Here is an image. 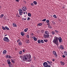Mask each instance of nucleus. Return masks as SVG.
Listing matches in <instances>:
<instances>
[{
	"label": "nucleus",
	"mask_w": 67,
	"mask_h": 67,
	"mask_svg": "<svg viewBox=\"0 0 67 67\" xmlns=\"http://www.w3.org/2000/svg\"><path fill=\"white\" fill-rule=\"evenodd\" d=\"M58 39L59 40V42H60V43H62V38L60 37L58 38V37L56 36L54 37V39L53 41V43L55 44L57 46H58V45H59L58 41Z\"/></svg>",
	"instance_id": "1"
},
{
	"label": "nucleus",
	"mask_w": 67,
	"mask_h": 67,
	"mask_svg": "<svg viewBox=\"0 0 67 67\" xmlns=\"http://www.w3.org/2000/svg\"><path fill=\"white\" fill-rule=\"evenodd\" d=\"M31 55L29 54V55H26L24 56L23 58V60L24 61H27V62H31Z\"/></svg>",
	"instance_id": "2"
},
{
	"label": "nucleus",
	"mask_w": 67,
	"mask_h": 67,
	"mask_svg": "<svg viewBox=\"0 0 67 67\" xmlns=\"http://www.w3.org/2000/svg\"><path fill=\"white\" fill-rule=\"evenodd\" d=\"M43 65L44 67H51V66L49 65H48V63L46 62H44L43 64Z\"/></svg>",
	"instance_id": "3"
},
{
	"label": "nucleus",
	"mask_w": 67,
	"mask_h": 67,
	"mask_svg": "<svg viewBox=\"0 0 67 67\" xmlns=\"http://www.w3.org/2000/svg\"><path fill=\"white\" fill-rule=\"evenodd\" d=\"M3 40L5 42H9V40L8 37H4L3 39Z\"/></svg>",
	"instance_id": "4"
},
{
	"label": "nucleus",
	"mask_w": 67,
	"mask_h": 67,
	"mask_svg": "<svg viewBox=\"0 0 67 67\" xmlns=\"http://www.w3.org/2000/svg\"><path fill=\"white\" fill-rule=\"evenodd\" d=\"M18 11H19V14L20 15H22L23 13V10H22L21 9H19L18 10Z\"/></svg>",
	"instance_id": "5"
},
{
	"label": "nucleus",
	"mask_w": 67,
	"mask_h": 67,
	"mask_svg": "<svg viewBox=\"0 0 67 67\" xmlns=\"http://www.w3.org/2000/svg\"><path fill=\"white\" fill-rule=\"evenodd\" d=\"M43 37H44V38H48L49 37V35H46L45 34H44Z\"/></svg>",
	"instance_id": "6"
},
{
	"label": "nucleus",
	"mask_w": 67,
	"mask_h": 67,
	"mask_svg": "<svg viewBox=\"0 0 67 67\" xmlns=\"http://www.w3.org/2000/svg\"><path fill=\"white\" fill-rule=\"evenodd\" d=\"M53 53L54 55V56H55V57H57V55L56 54V52H55V51H53Z\"/></svg>",
	"instance_id": "7"
},
{
	"label": "nucleus",
	"mask_w": 67,
	"mask_h": 67,
	"mask_svg": "<svg viewBox=\"0 0 67 67\" xmlns=\"http://www.w3.org/2000/svg\"><path fill=\"white\" fill-rule=\"evenodd\" d=\"M22 10L23 11H25L27 10L26 7H23L22 8Z\"/></svg>",
	"instance_id": "8"
},
{
	"label": "nucleus",
	"mask_w": 67,
	"mask_h": 67,
	"mask_svg": "<svg viewBox=\"0 0 67 67\" xmlns=\"http://www.w3.org/2000/svg\"><path fill=\"white\" fill-rule=\"evenodd\" d=\"M59 48H60V49H64V47H63V46L62 45H61L60 47H59Z\"/></svg>",
	"instance_id": "9"
},
{
	"label": "nucleus",
	"mask_w": 67,
	"mask_h": 67,
	"mask_svg": "<svg viewBox=\"0 0 67 67\" xmlns=\"http://www.w3.org/2000/svg\"><path fill=\"white\" fill-rule=\"evenodd\" d=\"M13 26L14 27H17V25H16V24L15 23H13Z\"/></svg>",
	"instance_id": "10"
},
{
	"label": "nucleus",
	"mask_w": 67,
	"mask_h": 67,
	"mask_svg": "<svg viewBox=\"0 0 67 67\" xmlns=\"http://www.w3.org/2000/svg\"><path fill=\"white\" fill-rule=\"evenodd\" d=\"M3 53L4 55H5L6 54V53H7V51L6 50H4L3 51Z\"/></svg>",
	"instance_id": "11"
},
{
	"label": "nucleus",
	"mask_w": 67,
	"mask_h": 67,
	"mask_svg": "<svg viewBox=\"0 0 67 67\" xmlns=\"http://www.w3.org/2000/svg\"><path fill=\"white\" fill-rule=\"evenodd\" d=\"M26 18L24 17L23 18H22V19L23 21H26Z\"/></svg>",
	"instance_id": "12"
},
{
	"label": "nucleus",
	"mask_w": 67,
	"mask_h": 67,
	"mask_svg": "<svg viewBox=\"0 0 67 67\" xmlns=\"http://www.w3.org/2000/svg\"><path fill=\"white\" fill-rule=\"evenodd\" d=\"M47 25H48V27H49V28H50V29H52V26H51V25H49V24L48 23L47 24Z\"/></svg>",
	"instance_id": "13"
},
{
	"label": "nucleus",
	"mask_w": 67,
	"mask_h": 67,
	"mask_svg": "<svg viewBox=\"0 0 67 67\" xmlns=\"http://www.w3.org/2000/svg\"><path fill=\"white\" fill-rule=\"evenodd\" d=\"M33 37H34V41H37V38L36 37H35L34 36L32 37V38H33Z\"/></svg>",
	"instance_id": "14"
},
{
	"label": "nucleus",
	"mask_w": 67,
	"mask_h": 67,
	"mask_svg": "<svg viewBox=\"0 0 67 67\" xmlns=\"http://www.w3.org/2000/svg\"><path fill=\"white\" fill-rule=\"evenodd\" d=\"M45 33L47 35H49V32H48V31H45Z\"/></svg>",
	"instance_id": "15"
},
{
	"label": "nucleus",
	"mask_w": 67,
	"mask_h": 67,
	"mask_svg": "<svg viewBox=\"0 0 67 67\" xmlns=\"http://www.w3.org/2000/svg\"><path fill=\"white\" fill-rule=\"evenodd\" d=\"M26 43L27 44H29L30 43V41H29V40H27L26 41Z\"/></svg>",
	"instance_id": "16"
},
{
	"label": "nucleus",
	"mask_w": 67,
	"mask_h": 67,
	"mask_svg": "<svg viewBox=\"0 0 67 67\" xmlns=\"http://www.w3.org/2000/svg\"><path fill=\"white\" fill-rule=\"evenodd\" d=\"M42 24H43L42 23H40L38 24L37 26H40L42 25Z\"/></svg>",
	"instance_id": "17"
},
{
	"label": "nucleus",
	"mask_w": 67,
	"mask_h": 67,
	"mask_svg": "<svg viewBox=\"0 0 67 67\" xmlns=\"http://www.w3.org/2000/svg\"><path fill=\"white\" fill-rule=\"evenodd\" d=\"M60 63L61 65H64V62H63L62 61L60 62Z\"/></svg>",
	"instance_id": "18"
},
{
	"label": "nucleus",
	"mask_w": 67,
	"mask_h": 67,
	"mask_svg": "<svg viewBox=\"0 0 67 67\" xmlns=\"http://www.w3.org/2000/svg\"><path fill=\"white\" fill-rule=\"evenodd\" d=\"M64 55L66 56L67 57V52L66 51H65L64 52Z\"/></svg>",
	"instance_id": "19"
},
{
	"label": "nucleus",
	"mask_w": 67,
	"mask_h": 67,
	"mask_svg": "<svg viewBox=\"0 0 67 67\" xmlns=\"http://www.w3.org/2000/svg\"><path fill=\"white\" fill-rule=\"evenodd\" d=\"M47 63H48V64H49L50 65V66H51V65L52 66V64H51V62H49V61H47Z\"/></svg>",
	"instance_id": "20"
},
{
	"label": "nucleus",
	"mask_w": 67,
	"mask_h": 67,
	"mask_svg": "<svg viewBox=\"0 0 67 67\" xmlns=\"http://www.w3.org/2000/svg\"><path fill=\"white\" fill-rule=\"evenodd\" d=\"M9 67H13V65L10 64V65H9Z\"/></svg>",
	"instance_id": "21"
},
{
	"label": "nucleus",
	"mask_w": 67,
	"mask_h": 67,
	"mask_svg": "<svg viewBox=\"0 0 67 67\" xmlns=\"http://www.w3.org/2000/svg\"><path fill=\"white\" fill-rule=\"evenodd\" d=\"M4 16V15L3 14H2L0 16V18H1V19H2L3 17V16Z\"/></svg>",
	"instance_id": "22"
},
{
	"label": "nucleus",
	"mask_w": 67,
	"mask_h": 67,
	"mask_svg": "<svg viewBox=\"0 0 67 67\" xmlns=\"http://www.w3.org/2000/svg\"><path fill=\"white\" fill-rule=\"evenodd\" d=\"M33 3L35 5H36L37 4V2L36 1H34Z\"/></svg>",
	"instance_id": "23"
},
{
	"label": "nucleus",
	"mask_w": 67,
	"mask_h": 67,
	"mask_svg": "<svg viewBox=\"0 0 67 67\" xmlns=\"http://www.w3.org/2000/svg\"><path fill=\"white\" fill-rule=\"evenodd\" d=\"M22 42H19L18 43V45L19 46H21L22 45Z\"/></svg>",
	"instance_id": "24"
},
{
	"label": "nucleus",
	"mask_w": 67,
	"mask_h": 67,
	"mask_svg": "<svg viewBox=\"0 0 67 67\" xmlns=\"http://www.w3.org/2000/svg\"><path fill=\"white\" fill-rule=\"evenodd\" d=\"M28 30V28H27L24 29V31L25 32H26Z\"/></svg>",
	"instance_id": "25"
},
{
	"label": "nucleus",
	"mask_w": 67,
	"mask_h": 67,
	"mask_svg": "<svg viewBox=\"0 0 67 67\" xmlns=\"http://www.w3.org/2000/svg\"><path fill=\"white\" fill-rule=\"evenodd\" d=\"M21 34L22 36H24V32H21Z\"/></svg>",
	"instance_id": "26"
},
{
	"label": "nucleus",
	"mask_w": 67,
	"mask_h": 67,
	"mask_svg": "<svg viewBox=\"0 0 67 67\" xmlns=\"http://www.w3.org/2000/svg\"><path fill=\"white\" fill-rule=\"evenodd\" d=\"M28 15L29 16H31V14L30 13H28Z\"/></svg>",
	"instance_id": "27"
},
{
	"label": "nucleus",
	"mask_w": 67,
	"mask_h": 67,
	"mask_svg": "<svg viewBox=\"0 0 67 67\" xmlns=\"http://www.w3.org/2000/svg\"><path fill=\"white\" fill-rule=\"evenodd\" d=\"M16 16H17V17H20V16L19 15V14H18V13H17L16 14Z\"/></svg>",
	"instance_id": "28"
},
{
	"label": "nucleus",
	"mask_w": 67,
	"mask_h": 67,
	"mask_svg": "<svg viewBox=\"0 0 67 67\" xmlns=\"http://www.w3.org/2000/svg\"><path fill=\"white\" fill-rule=\"evenodd\" d=\"M38 43H39V44H40V43H41V41L40 40H38Z\"/></svg>",
	"instance_id": "29"
},
{
	"label": "nucleus",
	"mask_w": 67,
	"mask_h": 67,
	"mask_svg": "<svg viewBox=\"0 0 67 67\" xmlns=\"http://www.w3.org/2000/svg\"><path fill=\"white\" fill-rule=\"evenodd\" d=\"M5 28L7 30H9V28L8 27H7V26H5Z\"/></svg>",
	"instance_id": "30"
},
{
	"label": "nucleus",
	"mask_w": 67,
	"mask_h": 67,
	"mask_svg": "<svg viewBox=\"0 0 67 67\" xmlns=\"http://www.w3.org/2000/svg\"><path fill=\"white\" fill-rule=\"evenodd\" d=\"M2 28L4 30H5V28L4 27L2 26Z\"/></svg>",
	"instance_id": "31"
},
{
	"label": "nucleus",
	"mask_w": 67,
	"mask_h": 67,
	"mask_svg": "<svg viewBox=\"0 0 67 67\" xmlns=\"http://www.w3.org/2000/svg\"><path fill=\"white\" fill-rule=\"evenodd\" d=\"M46 21V19H44L43 20H42V21H43V22H45V21Z\"/></svg>",
	"instance_id": "32"
},
{
	"label": "nucleus",
	"mask_w": 67,
	"mask_h": 67,
	"mask_svg": "<svg viewBox=\"0 0 67 67\" xmlns=\"http://www.w3.org/2000/svg\"><path fill=\"white\" fill-rule=\"evenodd\" d=\"M52 35H54V34H55V32H54V31H52Z\"/></svg>",
	"instance_id": "33"
},
{
	"label": "nucleus",
	"mask_w": 67,
	"mask_h": 67,
	"mask_svg": "<svg viewBox=\"0 0 67 67\" xmlns=\"http://www.w3.org/2000/svg\"><path fill=\"white\" fill-rule=\"evenodd\" d=\"M40 41H41V43H44V41H43V40H41Z\"/></svg>",
	"instance_id": "34"
},
{
	"label": "nucleus",
	"mask_w": 67,
	"mask_h": 67,
	"mask_svg": "<svg viewBox=\"0 0 67 67\" xmlns=\"http://www.w3.org/2000/svg\"><path fill=\"white\" fill-rule=\"evenodd\" d=\"M53 17L54 18H57V16H56V15H53Z\"/></svg>",
	"instance_id": "35"
},
{
	"label": "nucleus",
	"mask_w": 67,
	"mask_h": 67,
	"mask_svg": "<svg viewBox=\"0 0 67 67\" xmlns=\"http://www.w3.org/2000/svg\"><path fill=\"white\" fill-rule=\"evenodd\" d=\"M44 41L45 42H48V40H44Z\"/></svg>",
	"instance_id": "36"
},
{
	"label": "nucleus",
	"mask_w": 67,
	"mask_h": 67,
	"mask_svg": "<svg viewBox=\"0 0 67 67\" xmlns=\"http://www.w3.org/2000/svg\"><path fill=\"white\" fill-rule=\"evenodd\" d=\"M49 22V20H47L46 21V22L47 23H48Z\"/></svg>",
	"instance_id": "37"
},
{
	"label": "nucleus",
	"mask_w": 67,
	"mask_h": 67,
	"mask_svg": "<svg viewBox=\"0 0 67 67\" xmlns=\"http://www.w3.org/2000/svg\"><path fill=\"white\" fill-rule=\"evenodd\" d=\"M31 6H34V4H33V3H32L31 4Z\"/></svg>",
	"instance_id": "38"
},
{
	"label": "nucleus",
	"mask_w": 67,
	"mask_h": 67,
	"mask_svg": "<svg viewBox=\"0 0 67 67\" xmlns=\"http://www.w3.org/2000/svg\"><path fill=\"white\" fill-rule=\"evenodd\" d=\"M8 65H10V64H11V62L9 61V62L8 63Z\"/></svg>",
	"instance_id": "39"
},
{
	"label": "nucleus",
	"mask_w": 67,
	"mask_h": 67,
	"mask_svg": "<svg viewBox=\"0 0 67 67\" xmlns=\"http://www.w3.org/2000/svg\"><path fill=\"white\" fill-rule=\"evenodd\" d=\"M22 51H20L19 52V53L20 54H22Z\"/></svg>",
	"instance_id": "40"
},
{
	"label": "nucleus",
	"mask_w": 67,
	"mask_h": 67,
	"mask_svg": "<svg viewBox=\"0 0 67 67\" xmlns=\"http://www.w3.org/2000/svg\"><path fill=\"white\" fill-rule=\"evenodd\" d=\"M30 18L28 17L27 19V20H28V21H30Z\"/></svg>",
	"instance_id": "41"
},
{
	"label": "nucleus",
	"mask_w": 67,
	"mask_h": 67,
	"mask_svg": "<svg viewBox=\"0 0 67 67\" xmlns=\"http://www.w3.org/2000/svg\"><path fill=\"white\" fill-rule=\"evenodd\" d=\"M55 32H56L57 33H58V31L56 30H55L54 31Z\"/></svg>",
	"instance_id": "42"
},
{
	"label": "nucleus",
	"mask_w": 67,
	"mask_h": 67,
	"mask_svg": "<svg viewBox=\"0 0 67 67\" xmlns=\"http://www.w3.org/2000/svg\"><path fill=\"white\" fill-rule=\"evenodd\" d=\"M28 38H29V35H27L26 36Z\"/></svg>",
	"instance_id": "43"
},
{
	"label": "nucleus",
	"mask_w": 67,
	"mask_h": 67,
	"mask_svg": "<svg viewBox=\"0 0 67 67\" xmlns=\"http://www.w3.org/2000/svg\"><path fill=\"white\" fill-rule=\"evenodd\" d=\"M8 55H7L5 56V57H6V58H8Z\"/></svg>",
	"instance_id": "44"
},
{
	"label": "nucleus",
	"mask_w": 67,
	"mask_h": 67,
	"mask_svg": "<svg viewBox=\"0 0 67 67\" xmlns=\"http://www.w3.org/2000/svg\"><path fill=\"white\" fill-rule=\"evenodd\" d=\"M11 58V56H10V55H8V58Z\"/></svg>",
	"instance_id": "45"
},
{
	"label": "nucleus",
	"mask_w": 67,
	"mask_h": 67,
	"mask_svg": "<svg viewBox=\"0 0 67 67\" xmlns=\"http://www.w3.org/2000/svg\"><path fill=\"white\" fill-rule=\"evenodd\" d=\"M20 39H18V40L17 41V42H18H18H20Z\"/></svg>",
	"instance_id": "46"
},
{
	"label": "nucleus",
	"mask_w": 67,
	"mask_h": 67,
	"mask_svg": "<svg viewBox=\"0 0 67 67\" xmlns=\"http://www.w3.org/2000/svg\"><path fill=\"white\" fill-rule=\"evenodd\" d=\"M12 62L13 63H14V61L13 60H12Z\"/></svg>",
	"instance_id": "47"
},
{
	"label": "nucleus",
	"mask_w": 67,
	"mask_h": 67,
	"mask_svg": "<svg viewBox=\"0 0 67 67\" xmlns=\"http://www.w3.org/2000/svg\"><path fill=\"white\" fill-rule=\"evenodd\" d=\"M23 52H25V49H23Z\"/></svg>",
	"instance_id": "48"
},
{
	"label": "nucleus",
	"mask_w": 67,
	"mask_h": 67,
	"mask_svg": "<svg viewBox=\"0 0 67 67\" xmlns=\"http://www.w3.org/2000/svg\"><path fill=\"white\" fill-rule=\"evenodd\" d=\"M62 57L63 58H65V56L64 55H62Z\"/></svg>",
	"instance_id": "49"
},
{
	"label": "nucleus",
	"mask_w": 67,
	"mask_h": 67,
	"mask_svg": "<svg viewBox=\"0 0 67 67\" xmlns=\"http://www.w3.org/2000/svg\"><path fill=\"white\" fill-rule=\"evenodd\" d=\"M15 1H17V2H19V1H20L19 0H15Z\"/></svg>",
	"instance_id": "50"
},
{
	"label": "nucleus",
	"mask_w": 67,
	"mask_h": 67,
	"mask_svg": "<svg viewBox=\"0 0 67 67\" xmlns=\"http://www.w3.org/2000/svg\"><path fill=\"white\" fill-rule=\"evenodd\" d=\"M31 36H33V35H34V34H33L32 33L31 34Z\"/></svg>",
	"instance_id": "51"
},
{
	"label": "nucleus",
	"mask_w": 67,
	"mask_h": 67,
	"mask_svg": "<svg viewBox=\"0 0 67 67\" xmlns=\"http://www.w3.org/2000/svg\"><path fill=\"white\" fill-rule=\"evenodd\" d=\"M52 61H53V62H54V61H55V59H53L52 60Z\"/></svg>",
	"instance_id": "52"
},
{
	"label": "nucleus",
	"mask_w": 67,
	"mask_h": 67,
	"mask_svg": "<svg viewBox=\"0 0 67 67\" xmlns=\"http://www.w3.org/2000/svg\"><path fill=\"white\" fill-rule=\"evenodd\" d=\"M7 36V35L6 34L5 35V36Z\"/></svg>",
	"instance_id": "53"
},
{
	"label": "nucleus",
	"mask_w": 67,
	"mask_h": 67,
	"mask_svg": "<svg viewBox=\"0 0 67 67\" xmlns=\"http://www.w3.org/2000/svg\"><path fill=\"white\" fill-rule=\"evenodd\" d=\"M51 17H52V16H53V15H51Z\"/></svg>",
	"instance_id": "54"
},
{
	"label": "nucleus",
	"mask_w": 67,
	"mask_h": 67,
	"mask_svg": "<svg viewBox=\"0 0 67 67\" xmlns=\"http://www.w3.org/2000/svg\"><path fill=\"white\" fill-rule=\"evenodd\" d=\"M24 14H25V12H24Z\"/></svg>",
	"instance_id": "55"
},
{
	"label": "nucleus",
	"mask_w": 67,
	"mask_h": 67,
	"mask_svg": "<svg viewBox=\"0 0 67 67\" xmlns=\"http://www.w3.org/2000/svg\"><path fill=\"white\" fill-rule=\"evenodd\" d=\"M24 2H25V3H26V1H24Z\"/></svg>",
	"instance_id": "56"
},
{
	"label": "nucleus",
	"mask_w": 67,
	"mask_h": 67,
	"mask_svg": "<svg viewBox=\"0 0 67 67\" xmlns=\"http://www.w3.org/2000/svg\"><path fill=\"white\" fill-rule=\"evenodd\" d=\"M52 35L51 36V35H50V36H51V37H52Z\"/></svg>",
	"instance_id": "57"
},
{
	"label": "nucleus",
	"mask_w": 67,
	"mask_h": 67,
	"mask_svg": "<svg viewBox=\"0 0 67 67\" xmlns=\"http://www.w3.org/2000/svg\"><path fill=\"white\" fill-rule=\"evenodd\" d=\"M50 62H51L50 63H52V62L51 61Z\"/></svg>",
	"instance_id": "58"
},
{
	"label": "nucleus",
	"mask_w": 67,
	"mask_h": 67,
	"mask_svg": "<svg viewBox=\"0 0 67 67\" xmlns=\"http://www.w3.org/2000/svg\"><path fill=\"white\" fill-rule=\"evenodd\" d=\"M1 7L0 6V9L1 8Z\"/></svg>",
	"instance_id": "59"
},
{
	"label": "nucleus",
	"mask_w": 67,
	"mask_h": 67,
	"mask_svg": "<svg viewBox=\"0 0 67 67\" xmlns=\"http://www.w3.org/2000/svg\"><path fill=\"white\" fill-rule=\"evenodd\" d=\"M34 67V66H33V67Z\"/></svg>",
	"instance_id": "60"
}]
</instances>
